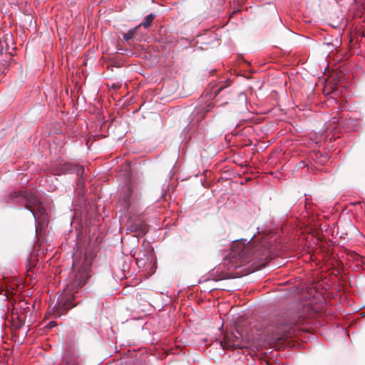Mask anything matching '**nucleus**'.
Masks as SVG:
<instances>
[{"label":"nucleus","mask_w":365,"mask_h":365,"mask_svg":"<svg viewBox=\"0 0 365 365\" xmlns=\"http://www.w3.org/2000/svg\"><path fill=\"white\" fill-rule=\"evenodd\" d=\"M269 244L267 238L252 239L247 243L237 242L232 246L230 258L236 266L254 262V269H260L265 267L270 257Z\"/></svg>","instance_id":"nucleus-1"},{"label":"nucleus","mask_w":365,"mask_h":365,"mask_svg":"<svg viewBox=\"0 0 365 365\" xmlns=\"http://www.w3.org/2000/svg\"><path fill=\"white\" fill-rule=\"evenodd\" d=\"M322 311V306L319 304H312L307 303L306 304H297L292 306L287 312L286 317L297 318L298 319H311V318Z\"/></svg>","instance_id":"nucleus-2"},{"label":"nucleus","mask_w":365,"mask_h":365,"mask_svg":"<svg viewBox=\"0 0 365 365\" xmlns=\"http://www.w3.org/2000/svg\"><path fill=\"white\" fill-rule=\"evenodd\" d=\"M296 321V323L292 324L289 328L284 331V335L286 337H295L299 336L303 332H312L317 331V324H312L309 326V324H305L304 323H301L303 321Z\"/></svg>","instance_id":"nucleus-3"},{"label":"nucleus","mask_w":365,"mask_h":365,"mask_svg":"<svg viewBox=\"0 0 365 365\" xmlns=\"http://www.w3.org/2000/svg\"><path fill=\"white\" fill-rule=\"evenodd\" d=\"M230 83H223L222 84L213 86L211 88V96L215 99L216 102H221V106L227 104L232 100L230 91L227 90Z\"/></svg>","instance_id":"nucleus-4"},{"label":"nucleus","mask_w":365,"mask_h":365,"mask_svg":"<svg viewBox=\"0 0 365 365\" xmlns=\"http://www.w3.org/2000/svg\"><path fill=\"white\" fill-rule=\"evenodd\" d=\"M140 192L139 190L134 185H128L125 187V194L123 195V200L126 206L129 207L132 201L138 200L140 198Z\"/></svg>","instance_id":"nucleus-5"},{"label":"nucleus","mask_w":365,"mask_h":365,"mask_svg":"<svg viewBox=\"0 0 365 365\" xmlns=\"http://www.w3.org/2000/svg\"><path fill=\"white\" fill-rule=\"evenodd\" d=\"M18 197H21L26 200V206L28 210H31L34 207H36L39 203L40 200L36 195L26 191H19L17 195Z\"/></svg>","instance_id":"nucleus-6"},{"label":"nucleus","mask_w":365,"mask_h":365,"mask_svg":"<svg viewBox=\"0 0 365 365\" xmlns=\"http://www.w3.org/2000/svg\"><path fill=\"white\" fill-rule=\"evenodd\" d=\"M63 166L66 171L76 173L80 178L83 177L85 173V168L82 165L66 163Z\"/></svg>","instance_id":"nucleus-7"},{"label":"nucleus","mask_w":365,"mask_h":365,"mask_svg":"<svg viewBox=\"0 0 365 365\" xmlns=\"http://www.w3.org/2000/svg\"><path fill=\"white\" fill-rule=\"evenodd\" d=\"M239 309V307H232L230 309L229 312L226 313V314L224 317H232L233 319H247L250 317V316L247 314H240L237 317H235L237 315V310Z\"/></svg>","instance_id":"nucleus-8"},{"label":"nucleus","mask_w":365,"mask_h":365,"mask_svg":"<svg viewBox=\"0 0 365 365\" xmlns=\"http://www.w3.org/2000/svg\"><path fill=\"white\" fill-rule=\"evenodd\" d=\"M30 211L32 212L36 220L40 219L46 214V210L41 203H39L36 207L35 206L33 208H31Z\"/></svg>","instance_id":"nucleus-9"},{"label":"nucleus","mask_w":365,"mask_h":365,"mask_svg":"<svg viewBox=\"0 0 365 365\" xmlns=\"http://www.w3.org/2000/svg\"><path fill=\"white\" fill-rule=\"evenodd\" d=\"M76 279L75 282L78 287H82L86 284V280L88 278V274L86 271H83L82 273L76 274Z\"/></svg>","instance_id":"nucleus-10"},{"label":"nucleus","mask_w":365,"mask_h":365,"mask_svg":"<svg viewBox=\"0 0 365 365\" xmlns=\"http://www.w3.org/2000/svg\"><path fill=\"white\" fill-rule=\"evenodd\" d=\"M140 26H137L135 28L130 29L127 33H122L123 39L125 41L129 42V41L135 36Z\"/></svg>","instance_id":"nucleus-11"},{"label":"nucleus","mask_w":365,"mask_h":365,"mask_svg":"<svg viewBox=\"0 0 365 365\" xmlns=\"http://www.w3.org/2000/svg\"><path fill=\"white\" fill-rule=\"evenodd\" d=\"M155 18V14H150L149 15L146 16L143 21L138 26H143L145 29H148L150 26L152 22L153 21L154 19Z\"/></svg>","instance_id":"nucleus-12"},{"label":"nucleus","mask_w":365,"mask_h":365,"mask_svg":"<svg viewBox=\"0 0 365 365\" xmlns=\"http://www.w3.org/2000/svg\"><path fill=\"white\" fill-rule=\"evenodd\" d=\"M24 321H8L9 324H6V327H9L12 331H17L24 326Z\"/></svg>","instance_id":"nucleus-13"},{"label":"nucleus","mask_w":365,"mask_h":365,"mask_svg":"<svg viewBox=\"0 0 365 365\" xmlns=\"http://www.w3.org/2000/svg\"><path fill=\"white\" fill-rule=\"evenodd\" d=\"M68 307H58V308H56V310L54 311V317L56 318L57 317H60L62 314H63L66 310L68 309Z\"/></svg>","instance_id":"nucleus-14"},{"label":"nucleus","mask_w":365,"mask_h":365,"mask_svg":"<svg viewBox=\"0 0 365 365\" xmlns=\"http://www.w3.org/2000/svg\"><path fill=\"white\" fill-rule=\"evenodd\" d=\"M57 326L56 321H50L49 323H48L46 325H45V328L51 329L53 327H55Z\"/></svg>","instance_id":"nucleus-15"},{"label":"nucleus","mask_w":365,"mask_h":365,"mask_svg":"<svg viewBox=\"0 0 365 365\" xmlns=\"http://www.w3.org/2000/svg\"><path fill=\"white\" fill-rule=\"evenodd\" d=\"M361 318H365V312H362L361 313H359L357 316L356 318H355L354 319H360Z\"/></svg>","instance_id":"nucleus-16"},{"label":"nucleus","mask_w":365,"mask_h":365,"mask_svg":"<svg viewBox=\"0 0 365 365\" xmlns=\"http://www.w3.org/2000/svg\"><path fill=\"white\" fill-rule=\"evenodd\" d=\"M326 160H327V156L324 157V159L322 160V161L324 162Z\"/></svg>","instance_id":"nucleus-17"},{"label":"nucleus","mask_w":365,"mask_h":365,"mask_svg":"<svg viewBox=\"0 0 365 365\" xmlns=\"http://www.w3.org/2000/svg\"><path fill=\"white\" fill-rule=\"evenodd\" d=\"M138 229H140V228L138 227H136L133 228V230H137Z\"/></svg>","instance_id":"nucleus-18"}]
</instances>
